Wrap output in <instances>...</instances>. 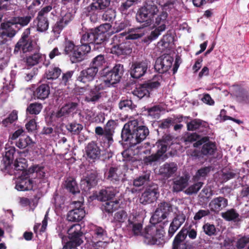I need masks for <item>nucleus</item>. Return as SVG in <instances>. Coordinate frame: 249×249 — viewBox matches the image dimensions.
<instances>
[{"instance_id": "obj_12", "label": "nucleus", "mask_w": 249, "mask_h": 249, "mask_svg": "<svg viewBox=\"0 0 249 249\" xmlns=\"http://www.w3.org/2000/svg\"><path fill=\"white\" fill-rule=\"evenodd\" d=\"M202 145L200 153L203 156L209 157L213 156L217 151V146L214 142L210 140V137L205 136L202 137L197 142L193 144L194 147H198Z\"/></svg>"}, {"instance_id": "obj_23", "label": "nucleus", "mask_w": 249, "mask_h": 249, "mask_svg": "<svg viewBox=\"0 0 249 249\" xmlns=\"http://www.w3.org/2000/svg\"><path fill=\"white\" fill-rule=\"evenodd\" d=\"M189 179L188 175L174 178L172 184V191L176 193L182 191L188 186Z\"/></svg>"}, {"instance_id": "obj_52", "label": "nucleus", "mask_w": 249, "mask_h": 249, "mask_svg": "<svg viewBox=\"0 0 249 249\" xmlns=\"http://www.w3.org/2000/svg\"><path fill=\"white\" fill-rule=\"evenodd\" d=\"M18 112L16 110H13L8 115V116L4 119L2 121V125L6 127L9 124H11L14 123L18 120Z\"/></svg>"}, {"instance_id": "obj_19", "label": "nucleus", "mask_w": 249, "mask_h": 249, "mask_svg": "<svg viewBox=\"0 0 249 249\" xmlns=\"http://www.w3.org/2000/svg\"><path fill=\"white\" fill-rule=\"evenodd\" d=\"M98 72L89 66V67L82 70L76 77V80L84 84H89L93 81Z\"/></svg>"}, {"instance_id": "obj_15", "label": "nucleus", "mask_w": 249, "mask_h": 249, "mask_svg": "<svg viewBox=\"0 0 249 249\" xmlns=\"http://www.w3.org/2000/svg\"><path fill=\"white\" fill-rule=\"evenodd\" d=\"M173 60V57L170 55L163 54L156 60L154 69L159 73H164L171 68Z\"/></svg>"}, {"instance_id": "obj_56", "label": "nucleus", "mask_w": 249, "mask_h": 249, "mask_svg": "<svg viewBox=\"0 0 249 249\" xmlns=\"http://www.w3.org/2000/svg\"><path fill=\"white\" fill-rule=\"evenodd\" d=\"M0 29L7 32L8 37L12 38L16 35V31L10 25V22L7 21L1 23L0 24Z\"/></svg>"}, {"instance_id": "obj_57", "label": "nucleus", "mask_w": 249, "mask_h": 249, "mask_svg": "<svg viewBox=\"0 0 249 249\" xmlns=\"http://www.w3.org/2000/svg\"><path fill=\"white\" fill-rule=\"evenodd\" d=\"M127 218V213L126 211L123 210H120L116 212L114 216V220L118 223H124Z\"/></svg>"}, {"instance_id": "obj_37", "label": "nucleus", "mask_w": 249, "mask_h": 249, "mask_svg": "<svg viewBox=\"0 0 249 249\" xmlns=\"http://www.w3.org/2000/svg\"><path fill=\"white\" fill-rule=\"evenodd\" d=\"M163 80V77L161 75H155L151 80L145 82L144 83L145 84L149 92H150L154 89H158L160 86L161 82Z\"/></svg>"}, {"instance_id": "obj_3", "label": "nucleus", "mask_w": 249, "mask_h": 249, "mask_svg": "<svg viewBox=\"0 0 249 249\" xmlns=\"http://www.w3.org/2000/svg\"><path fill=\"white\" fill-rule=\"evenodd\" d=\"M30 28H27L22 34L20 38L16 44L14 53L17 54L21 52L23 53L33 52L34 53L26 57V64L28 66H33L38 64L42 59V54L39 51L35 49V45L32 39L29 38Z\"/></svg>"}, {"instance_id": "obj_50", "label": "nucleus", "mask_w": 249, "mask_h": 249, "mask_svg": "<svg viewBox=\"0 0 249 249\" xmlns=\"http://www.w3.org/2000/svg\"><path fill=\"white\" fill-rule=\"evenodd\" d=\"M107 9L102 15V19L105 21L112 23L116 17V11L112 8L108 7Z\"/></svg>"}, {"instance_id": "obj_53", "label": "nucleus", "mask_w": 249, "mask_h": 249, "mask_svg": "<svg viewBox=\"0 0 249 249\" xmlns=\"http://www.w3.org/2000/svg\"><path fill=\"white\" fill-rule=\"evenodd\" d=\"M94 29H91L83 34L80 39V42H86L89 44L94 43V38L95 35L94 34Z\"/></svg>"}, {"instance_id": "obj_21", "label": "nucleus", "mask_w": 249, "mask_h": 249, "mask_svg": "<svg viewBox=\"0 0 249 249\" xmlns=\"http://www.w3.org/2000/svg\"><path fill=\"white\" fill-rule=\"evenodd\" d=\"M228 205V200L223 196L213 198L209 203V207L211 212L218 213Z\"/></svg>"}, {"instance_id": "obj_18", "label": "nucleus", "mask_w": 249, "mask_h": 249, "mask_svg": "<svg viewBox=\"0 0 249 249\" xmlns=\"http://www.w3.org/2000/svg\"><path fill=\"white\" fill-rule=\"evenodd\" d=\"M167 16L166 12L162 11L156 18L155 23L159 26L151 32L150 37L151 39H155L160 35L161 32L165 31Z\"/></svg>"}, {"instance_id": "obj_51", "label": "nucleus", "mask_w": 249, "mask_h": 249, "mask_svg": "<svg viewBox=\"0 0 249 249\" xmlns=\"http://www.w3.org/2000/svg\"><path fill=\"white\" fill-rule=\"evenodd\" d=\"M25 159H19V160L18 158H16L15 163L12 165L13 169H14V174H16L15 171H23L26 170L27 165L26 164V161Z\"/></svg>"}, {"instance_id": "obj_62", "label": "nucleus", "mask_w": 249, "mask_h": 249, "mask_svg": "<svg viewBox=\"0 0 249 249\" xmlns=\"http://www.w3.org/2000/svg\"><path fill=\"white\" fill-rule=\"evenodd\" d=\"M14 18L21 28L27 25L32 18V17L30 15H27L24 17L18 16Z\"/></svg>"}, {"instance_id": "obj_48", "label": "nucleus", "mask_w": 249, "mask_h": 249, "mask_svg": "<svg viewBox=\"0 0 249 249\" xmlns=\"http://www.w3.org/2000/svg\"><path fill=\"white\" fill-rule=\"evenodd\" d=\"M174 37L170 31H167V33L163 36L160 40L161 45L164 48H168L173 44Z\"/></svg>"}, {"instance_id": "obj_11", "label": "nucleus", "mask_w": 249, "mask_h": 249, "mask_svg": "<svg viewBox=\"0 0 249 249\" xmlns=\"http://www.w3.org/2000/svg\"><path fill=\"white\" fill-rule=\"evenodd\" d=\"M104 83H97L90 88L85 97V101L93 104L101 101L103 97L105 96L107 92L105 91Z\"/></svg>"}, {"instance_id": "obj_8", "label": "nucleus", "mask_w": 249, "mask_h": 249, "mask_svg": "<svg viewBox=\"0 0 249 249\" xmlns=\"http://www.w3.org/2000/svg\"><path fill=\"white\" fill-rule=\"evenodd\" d=\"M151 173L150 171H146L137 177L133 180V186L127 187L128 192L132 194L139 193L147 186L154 184L150 179Z\"/></svg>"}, {"instance_id": "obj_20", "label": "nucleus", "mask_w": 249, "mask_h": 249, "mask_svg": "<svg viewBox=\"0 0 249 249\" xmlns=\"http://www.w3.org/2000/svg\"><path fill=\"white\" fill-rule=\"evenodd\" d=\"M85 152L87 158L89 160L94 161L100 158L101 150L94 141L88 143L85 147Z\"/></svg>"}, {"instance_id": "obj_10", "label": "nucleus", "mask_w": 249, "mask_h": 249, "mask_svg": "<svg viewBox=\"0 0 249 249\" xmlns=\"http://www.w3.org/2000/svg\"><path fill=\"white\" fill-rule=\"evenodd\" d=\"M79 106V100L78 99L74 100V101L68 102L65 104L61 107L59 108L56 112L52 113L51 119H60L63 120L64 118H66L71 113L76 112L78 110Z\"/></svg>"}, {"instance_id": "obj_24", "label": "nucleus", "mask_w": 249, "mask_h": 249, "mask_svg": "<svg viewBox=\"0 0 249 249\" xmlns=\"http://www.w3.org/2000/svg\"><path fill=\"white\" fill-rule=\"evenodd\" d=\"M63 53L68 55L72 63H77V52H76V45L71 40L66 39L64 44Z\"/></svg>"}, {"instance_id": "obj_33", "label": "nucleus", "mask_w": 249, "mask_h": 249, "mask_svg": "<svg viewBox=\"0 0 249 249\" xmlns=\"http://www.w3.org/2000/svg\"><path fill=\"white\" fill-rule=\"evenodd\" d=\"M131 52L129 45L126 43H122L113 45L111 49V52L118 56L126 55Z\"/></svg>"}, {"instance_id": "obj_22", "label": "nucleus", "mask_w": 249, "mask_h": 249, "mask_svg": "<svg viewBox=\"0 0 249 249\" xmlns=\"http://www.w3.org/2000/svg\"><path fill=\"white\" fill-rule=\"evenodd\" d=\"M147 68L148 64L146 62L141 61L133 63L130 71L131 77L136 79L140 78L145 74Z\"/></svg>"}, {"instance_id": "obj_32", "label": "nucleus", "mask_w": 249, "mask_h": 249, "mask_svg": "<svg viewBox=\"0 0 249 249\" xmlns=\"http://www.w3.org/2000/svg\"><path fill=\"white\" fill-rule=\"evenodd\" d=\"M234 96L237 102L241 104H249V92L246 89L238 87L234 91Z\"/></svg>"}, {"instance_id": "obj_61", "label": "nucleus", "mask_w": 249, "mask_h": 249, "mask_svg": "<svg viewBox=\"0 0 249 249\" xmlns=\"http://www.w3.org/2000/svg\"><path fill=\"white\" fill-rule=\"evenodd\" d=\"M203 136L198 134L197 133H188L184 137V141L185 142H197L200 140Z\"/></svg>"}, {"instance_id": "obj_34", "label": "nucleus", "mask_w": 249, "mask_h": 249, "mask_svg": "<svg viewBox=\"0 0 249 249\" xmlns=\"http://www.w3.org/2000/svg\"><path fill=\"white\" fill-rule=\"evenodd\" d=\"M61 72L62 71L59 67L53 66H51L45 71L43 75V80H55L59 77Z\"/></svg>"}, {"instance_id": "obj_39", "label": "nucleus", "mask_w": 249, "mask_h": 249, "mask_svg": "<svg viewBox=\"0 0 249 249\" xmlns=\"http://www.w3.org/2000/svg\"><path fill=\"white\" fill-rule=\"evenodd\" d=\"M132 92L140 99L144 97L147 98L150 97V94L144 83L137 85Z\"/></svg>"}, {"instance_id": "obj_5", "label": "nucleus", "mask_w": 249, "mask_h": 249, "mask_svg": "<svg viewBox=\"0 0 249 249\" xmlns=\"http://www.w3.org/2000/svg\"><path fill=\"white\" fill-rule=\"evenodd\" d=\"M173 139V137L170 134H165L163 136L162 139L156 143L155 146L157 147L156 153L144 157L143 159L144 162L151 163L160 159L164 160V157H167L166 155H164V154L167 151L168 144Z\"/></svg>"}, {"instance_id": "obj_17", "label": "nucleus", "mask_w": 249, "mask_h": 249, "mask_svg": "<svg viewBox=\"0 0 249 249\" xmlns=\"http://www.w3.org/2000/svg\"><path fill=\"white\" fill-rule=\"evenodd\" d=\"M97 176L98 173L96 171H89L85 178L81 181V189L86 193L89 192L90 190L97 184Z\"/></svg>"}, {"instance_id": "obj_59", "label": "nucleus", "mask_w": 249, "mask_h": 249, "mask_svg": "<svg viewBox=\"0 0 249 249\" xmlns=\"http://www.w3.org/2000/svg\"><path fill=\"white\" fill-rule=\"evenodd\" d=\"M68 130L73 135H78L83 129L82 124L76 123H72L67 128Z\"/></svg>"}, {"instance_id": "obj_36", "label": "nucleus", "mask_w": 249, "mask_h": 249, "mask_svg": "<svg viewBox=\"0 0 249 249\" xmlns=\"http://www.w3.org/2000/svg\"><path fill=\"white\" fill-rule=\"evenodd\" d=\"M185 230H181L175 236L173 242L172 249H186L185 244H181L186 237Z\"/></svg>"}, {"instance_id": "obj_13", "label": "nucleus", "mask_w": 249, "mask_h": 249, "mask_svg": "<svg viewBox=\"0 0 249 249\" xmlns=\"http://www.w3.org/2000/svg\"><path fill=\"white\" fill-rule=\"evenodd\" d=\"M52 9V6L51 5H47L42 8L38 12L36 18L34 21V23L36 24L37 31L43 32L48 30L49 22L47 15Z\"/></svg>"}, {"instance_id": "obj_40", "label": "nucleus", "mask_w": 249, "mask_h": 249, "mask_svg": "<svg viewBox=\"0 0 249 249\" xmlns=\"http://www.w3.org/2000/svg\"><path fill=\"white\" fill-rule=\"evenodd\" d=\"M116 125V122L115 120H109L106 124L104 128L105 129V138L108 142H113V135Z\"/></svg>"}, {"instance_id": "obj_55", "label": "nucleus", "mask_w": 249, "mask_h": 249, "mask_svg": "<svg viewBox=\"0 0 249 249\" xmlns=\"http://www.w3.org/2000/svg\"><path fill=\"white\" fill-rule=\"evenodd\" d=\"M211 171V167H202L197 171L196 175L194 177L195 181H198L201 178H205Z\"/></svg>"}, {"instance_id": "obj_25", "label": "nucleus", "mask_w": 249, "mask_h": 249, "mask_svg": "<svg viewBox=\"0 0 249 249\" xmlns=\"http://www.w3.org/2000/svg\"><path fill=\"white\" fill-rule=\"evenodd\" d=\"M50 93V87L49 83H41L34 91L35 99L44 100L47 99Z\"/></svg>"}, {"instance_id": "obj_54", "label": "nucleus", "mask_w": 249, "mask_h": 249, "mask_svg": "<svg viewBox=\"0 0 249 249\" xmlns=\"http://www.w3.org/2000/svg\"><path fill=\"white\" fill-rule=\"evenodd\" d=\"M33 143L32 139L29 136L25 138H20L16 142V145L19 149H22Z\"/></svg>"}, {"instance_id": "obj_44", "label": "nucleus", "mask_w": 249, "mask_h": 249, "mask_svg": "<svg viewBox=\"0 0 249 249\" xmlns=\"http://www.w3.org/2000/svg\"><path fill=\"white\" fill-rule=\"evenodd\" d=\"M208 126L207 122L199 119H194L187 124V130L189 131L197 130L200 127Z\"/></svg>"}, {"instance_id": "obj_58", "label": "nucleus", "mask_w": 249, "mask_h": 249, "mask_svg": "<svg viewBox=\"0 0 249 249\" xmlns=\"http://www.w3.org/2000/svg\"><path fill=\"white\" fill-rule=\"evenodd\" d=\"M204 184L203 182L198 181L194 184L190 186L185 191V193L188 195L197 193Z\"/></svg>"}, {"instance_id": "obj_38", "label": "nucleus", "mask_w": 249, "mask_h": 249, "mask_svg": "<svg viewBox=\"0 0 249 249\" xmlns=\"http://www.w3.org/2000/svg\"><path fill=\"white\" fill-rule=\"evenodd\" d=\"M120 207L119 201L118 200H109L105 202L102 206V210L104 212L107 213H112Z\"/></svg>"}, {"instance_id": "obj_45", "label": "nucleus", "mask_w": 249, "mask_h": 249, "mask_svg": "<svg viewBox=\"0 0 249 249\" xmlns=\"http://www.w3.org/2000/svg\"><path fill=\"white\" fill-rule=\"evenodd\" d=\"M107 237L106 231L102 227L96 226L93 230L92 238L97 243L102 242Z\"/></svg>"}, {"instance_id": "obj_63", "label": "nucleus", "mask_w": 249, "mask_h": 249, "mask_svg": "<svg viewBox=\"0 0 249 249\" xmlns=\"http://www.w3.org/2000/svg\"><path fill=\"white\" fill-rule=\"evenodd\" d=\"M203 229L205 233L208 236L214 235L216 233V228L214 225L207 223L203 226Z\"/></svg>"}, {"instance_id": "obj_2", "label": "nucleus", "mask_w": 249, "mask_h": 249, "mask_svg": "<svg viewBox=\"0 0 249 249\" xmlns=\"http://www.w3.org/2000/svg\"><path fill=\"white\" fill-rule=\"evenodd\" d=\"M149 134V130L146 126L140 124L137 120H133L124 124L121 138L123 141L132 146L144 140Z\"/></svg>"}, {"instance_id": "obj_16", "label": "nucleus", "mask_w": 249, "mask_h": 249, "mask_svg": "<svg viewBox=\"0 0 249 249\" xmlns=\"http://www.w3.org/2000/svg\"><path fill=\"white\" fill-rule=\"evenodd\" d=\"M110 4V0H93L92 2L84 9L83 13L89 16L96 11L102 12L107 9Z\"/></svg>"}, {"instance_id": "obj_14", "label": "nucleus", "mask_w": 249, "mask_h": 249, "mask_svg": "<svg viewBox=\"0 0 249 249\" xmlns=\"http://www.w3.org/2000/svg\"><path fill=\"white\" fill-rule=\"evenodd\" d=\"M158 186L157 184H151L150 186H147L144 192L142 193L140 198V202L143 205L152 203L158 198Z\"/></svg>"}, {"instance_id": "obj_35", "label": "nucleus", "mask_w": 249, "mask_h": 249, "mask_svg": "<svg viewBox=\"0 0 249 249\" xmlns=\"http://www.w3.org/2000/svg\"><path fill=\"white\" fill-rule=\"evenodd\" d=\"M64 188L70 193L75 195L80 193V190L74 178L69 177L65 181Z\"/></svg>"}, {"instance_id": "obj_1", "label": "nucleus", "mask_w": 249, "mask_h": 249, "mask_svg": "<svg viewBox=\"0 0 249 249\" xmlns=\"http://www.w3.org/2000/svg\"><path fill=\"white\" fill-rule=\"evenodd\" d=\"M172 205L170 202L162 201L150 219V225L145 228L143 236L148 245H160L164 241L165 233L163 226L168 221L161 222L172 212Z\"/></svg>"}, {"instance_id": "obj_47", "label": "nucleus", "mask_w": 249, "mask_h": 249, "mask_svg": "<svg viewBox=\"0 0 249 249\" xmlns=\"http://www.w3.org/2000/svg\"><path fill=\"white\" fill-rule=\"evenodd\" d=\"M42 104L37 102L31 103L29 104L26 110L27 114L38 115L42 109Z\"/></svg>"}, {"instance_id": "obj_29", "label": "nucleus", "mask_w": 249, "mask_h": 249, "mask_svg": "<svg viewBox=\"0 0 249 249\" xmlns=\"http://www.w3.org/2000/svg\"><path fill=\"white\" fill-rule=\"evenodd\" d=\"M81 45H76L77 63H79L85 59L87 54L91 50L90 46L86 42H81Z\"/></svg>"}, {"instance_id": "obj_42", "label": "nucleus", "mask_w": 249, "mask_h": 249, "mask_svg": "<svg viewBox=\"0 0 249 249\" xmlns=\"http://www.w3.org/2000/svg\"><path fill=\"white\" fill-rule=\"evenodd\" d=\"M118 107L120 110L128 111L135 109L137 106L133 103L130 98L123 97L118 104Z\"/></svg>"}, {"instance_id": "obj_41", "label": "nucleus", "mask_w": 249, "mask_h": 249, "mask_svg": "<svg viewBox=\"0 0 249 249\" xmlns=\"http://www.w3.org/2000/svg\"><path fill=\"white\" fill-rule=\"evenodd\" d=\"M115 196L114 190L111 188L102 189L96 195L97 199L100 201H107L112 199Z\"/></svg>"}, {"instance_id": "obj_30", "label": "nucleus", "mask_w": 249, "mask_h": 249, "mask_svg": "<svg viewBox=\"0 0 249 249\" xmlns=\"http://www.w3.org/2000/svg\"><path fill=\"white\" fill-rule=\"evenodd\" d=\"M84 209H73L69 211L67 215V220L71 222H79L85 216Z\"/></svg>"}, {"instance_id": "obj_60", "label": "nucleus", "mask_w": 249, "mask_h": 249, "mask_svg": "<svg viewBox=\"0 0 249 249\" xmlns=\"http://www.w3.org/2000/svg\"><path fill=\"white\" fill-rule=\"evenodd\" d=\"M236 176V174L232 170H227L224 169L222 171L221 178L223 181L227 182L228 180L235 178Z\"/></svg>"}, {"instance_id": "obj_49", "label": "nucleus", "mask_w": 249, "mask_h": 249, "mask_svg": "<svg viewBox=\"0 0 249 249\" xmlns=\"http://www.w3.org/2000/svg\"><path fill=\"white\" fill-rule=\"evenodd\" d=\"M95 37L94 38V44L101 45L107 40V35L104 32L95 28L93 30Z\"/></svg>"}, {"instance_id": "obj_43", "label": "nucleus", "mask_w": 249, "mask_h": 249, "mask_svg": "<svg viewBox=\"0 0 249 249\" xmlns=\"http://www.w3.org/2000/svg\"><path fill=\"white\" fill-rule=\"evenodd\" d=\"M106 63L105 55L100 54L91 60L89 66L93 68L96 71L98 72L99 69L102 68Z\"/></svg>"}, {"instance_id": "obj_7", "label": "nucleus", "mask_w": 249, "mask_h": 249, "mask_svg": "<svg viewBox=\"0 0 249 249\" xmlns=\"http://www.w3.org/2000/svg\"><path fill=\"white\" fill-rule=\"evenodd\" d=\"M124 72V66L121 64H116L110 70H103L102 73L104 78V83L108 87L119 83Z\"/></svg>"}, {"instance_id": "obj_26", "label": "nucleus", "mask_w": 249, "mask_h": 249, "mask_svg": "<svg viewBox=\"0 0 249 249\" xmlns=\"http://www.w3.org/2000/svg\"><path fill=\"white\" fill-rule=\"evenodd\" d=\"M128 228L131 230L132 233L135 235H139L142 234L143 236V233L144 232V230L143 232L142 233V221L141 220H138L136 217H133L132 220L128 219ZM145 242L147 243V240L145 238ZM148 244V243H147Z\"/></svg>"}, {"instance_id": "obj_28", "label": "nucleus", "mask_w": 249, "mask_h": 249, "mask_svg": "<svg viewBox=\"0 0 249 249\" xmlns=\"http://www.w3.org/2000/svg\"><path fill=\"white\" fill-rule=\"evenodd\" d=\"M117 167H110L105 173V178L113 184H119L121 180V175L117 173Z\"/></svg>"}, {"instance_id": "obj_6", "label": "nucleus", "mask_w": 249, "mask_h": 249, "mask_svg": "<svg viewBox=\"0 0 249 249\" xmlns=\"http://www.w3.org/2000/svg\"><path fill=\"white\" fill-rule=\"evenodd\" d=\"M82 229V226L79 224H74L70 227L67 231L69 241L64 244V249L67 247H77L84 243L86 236Z\"/></svg>"}, {"instance_id": "obj_64", "label": "nucleus", "mask_w": 249, "mask_h": 249, "mask_svg": "<svg viewBox=\"0 0 249 249\" xmlns=\"http://www.w3.org/2000/svg\"><path fill=\"white\" fill-rule=\"evenodd\" d=\"M185 219L186 217L184 214H178L176 215V216L173 219L171 223L179 228L185 222Z\"/></svg>"}, {"instance_id": "obj_27", "label": "nucleus", "mask_w": 249, "mask_h": 249, "mask_svg": "<svg viewBox=\"0 0 249 249\" xmlns=\"http://www.w3.org/2000/svg\"><path fill=\"white\" fill-rule=\"evenodd\" d=\"M178 170V166L176 163L172 162L165 163L160 169V173L163 177L168 178L171 177Z\"/></svg>"}, {"instance_id": "obj_46", "label": "nucleus", "mask_w": 249, "mask_h": 249, "mask_svg": "<svg viewBox=\"0 0 249 249\" xmlns=\"http://www.w3.org/2000/svg\"><path fill=\"white\" fill-rule=\"evenodd\" d=\"M222 217L226 221L239 222V214L234 209H231L221 213Z\"/></svg>"}, {"instance_id": "obj_4", "label": "nucleus", "mask_w": 249, "mask_h": 249, "mask_svg": "<svg viewBox=\"0 0 249 249\" xmlns=\"http://www.w3.org/2000/svg\"><path fill=\"white\" fill-rule=\"evenodd\" d=\"M159 9L153 2L146 3L143 7L139 8L136 18L138 22L143 23V27L150 26L154 20V17L157 14Z\"/></svg>"}, {"instance_id": "obj_31", "label": "nucleus", "mask_w": 249, "mask_h": 249, "mask_svg": "<svg viewBox=\"0 0 249 249\" xmlns=\"http://www.w3.org/2000/svg\"><path fill=\"white\" fill-rule=\"evenodd\" d=\"M33 181L29 178H20L17 182L16 189L19 191L31 190L33 188Z\"/></svg>"}, {"instance_id": "obj_9", "label": "nucleus", "mask_w": 249, "mask_h": 249, "mask_svg": "<svg viewBox=\"0 0 249 249\" xmlns=\"http://www.w3.org/2000/svg\"><path fill=\"white\" fill-rule=\"evenodd\" d=\"M16 155V149L14 146L5 148V155L1 161L0 165V171L10 175L14 174L12 164Z\"/></svg>"}]
</instances>
